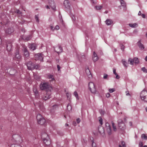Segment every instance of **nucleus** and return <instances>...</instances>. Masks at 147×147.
Returning a JSON list of instances; mask_svg holds the SVG:
<instances>
[{"label":"nucleus","instance_id":"nucleus-46","mask_svg":"<svg viewBox=\"0 0 147 147\" xmlns=\"http://www.w3.org/2000/svg\"><path fill=\"white\" fill-rule=\"evenodd\" d=\"M96 9L97 10H100V9L102 8V7L101 6H96L95 7Z\"/></svg>","mask_w":147,"mask_h":147},{"label":"nucleus","instance_id":"nucleus-37","mask_svg":"<svg viewBox=\"0 0 147 147\" xmlns=\"http://www.w3.org/2000/svg\"><path fill=\"white\" fill-rule=\"evenodd\" d=\"M47 78L49 79H51L54 78L53 76L51 74H49L47 75Z\"/></svg>","mask_w":147,"mask_h":147},{"label":"nucleus","instance_id":"nucleus-42","mask_svg":"<svg viewBox=\"0 0 147 147\" xmlns=\"http://www.w3.org/2000/svg\"><path fill=\"white\" fill-rule=\"evenodd\" d=\"M121 144L122 145L123 147H126V145L125 143L123 141H121Z\"/></svg>","mask_w":147,"mask_h":147},{"label":"nucleus","instance_id":"nucleus-15","mask_svg":"<svg viewBox=\"0 0 147 147\" xmlns=\"http://www.w3.org/2000/svg\"><path fill=\"white\" fill-rule=\"evenodd\" d=\"M13 31L14 30L13 28H9L6 30L5 32L7 34H10L13 32Z\"/></svg>","mask_w":147,"mask_h":147},{"label":"nucleus","instance_id":"nucleus-54","mask_svg":"<svg viewBox=\"0 0 147 147\" xmlns=\"http://www.w3.org/2000/svg\"><path fill=\"white\" fill-rule=\"evenodd\" d=\"M80 121V118H78L76 119V122L78 123H79Z\"/></svg>","mask_w":147,"mask_h":147},{"label":"nucleus","instance_id":"nucleus-19","mask_svg":"<svg viewBox=\"0 0 147 147\" xmlns=\"http://www.w3.org/2000/svg\"><path fill=\"white\" fill-rule=\"evenodd\" d=\"M138 46L139 47V48L141 49H143L144 48V46L142 44L141 42V40H140L138 42Z\"/></svg>","mask_w":147,"mask_h":147},{"label":"nucleus","instance_id":"nucleus-39","mask_svg":"<svg viewBox=\"0 0 147 147\" xmlns=\"http://www.w3.org/2000/svg\"><path fill=\"white\" fill-rule=\"evenodd\" d=\"M33 91L35 93V96L36 97H37V95H38V92L37 90L36 89H34L33 90Z\"/></svg>","mask_w":147,"mask_h":147},{"label":"nucleus","instance_id":"nucleus-43","mask_svg":"<svg viewBox=\"0 0 147 147\" xmlns=\"http://www.w3.org/2000/svg\"><path fill=\"white\" fill-rule=\"evenodd\" d=\"M70 16L73 20L74 21L75 20V18L74 15H73L72 14H70Z\"/></svg>","mask_w":147,"mask_h":147},{"label":"nucleus","instance_id":"nucleus-31","mask_svg":"<svg viewBox=\"0 0 147 147\" xmlns=\"http://www.w3.org/2000/svg\"><path fill=\"white\" fill-rule=\"evenodd\" d=\"M111 123L112 124L113 130L115 131H116L117 129L116 126L115 125V123L112 121H111Z\"/></svg>","mask_w":147,"mask_h":147},{"label":"nucleus","instance_id":"nucleus-40","mask_svg":"<svg viewBox=\"0 0 147 147\" xmlns=\"http://www.w3.org/2000/svg\"><path fill=\"white\" fill-rule=\"evenodd\" d=\"M35 19H36V21L38 22H39V20L38 19V15H36L35 16Z\"/></svg>","mask_w":147,"mask_h":147},{"label":"nucleus","instance_id":"nucleus-52","mask_svg":"<svg viewBox=\"0 0 147 147\" xmlns=\"http://www.w3.org/2000/svg\"><path fill=\"white\" fill-rule=\"evenodd\" d=\"M16 12H17L19 14H21L22 13V12L20 11V10H17L16 11Z\"/></svg>","mask_w":147,"mask_h":147},{"label":"nucleus","instance_id":"nucleus-32","mask_svg":"<svg viewBox=\"0 0 147 147\" xmlns=\"http://www.w3.org/2000/svg\"><path fill=\"white\" fill-rule=\"evenodd\" d=\"M66 96H67V99L68 100H70V97H71V94L70 93H69L68 92H67L66 93Z\"/></svg>","mask_w":147,"mask_h":147},{"label":"nucleus","instance_id":"nucleus-24","mask_svg":"<svg viewBox=\"0 0 147 147\" xmlns=\"http://www.w3.org/2000/svg\"><path fill=\"white\" fill-rule=\"evenodd\" d=\"M129 25L130 27L132 28H136L138 26V24L136 23H135L134 24H129Z\"/></svg>","mask_w":147,"mask_h":147},{"label":"nucleus","instance_id":"nucleus-62","mask_svg":"<svg viewBox=\"0 0 147 147\" xmlns=\"http://www.w3.org/2000/svg\"><path fill=\"white\" fill-rule=\"evenodd\" d=\"M142 14H141V13L140 11L138 13V15L139 16L141 15Z\"/></svg>","mask_w":147,"mask_h":147},{"label":"nucleus","instance_id":"nucleus-48","mask_svg":"<svg viewBox=\"0 0 147 147\" xmlns=\"http://www.w3.org/2000/svg\"><path fill=\"white\" fill-rule=\"evenodd\" d=\"M116 70L115 69V68H113V73L115 75H116V74H117V73H116Z\"/></svg>","mask_w":147,"mask_h":147},{"label":"nucleus","instance_id":"nucleus-49","mask_svg":"<svg viewBox=\"0 0 147 147\" xmlns=\"http://www.w3.org/2000/svg\"><path fill=\"white\" fill-rule=\"evenodd\" d=\"M59 27L57 25L55 26V28H54L55 30H57L59 29Z\"/></svg>","mask_w":147,"mask_h":147},{"label":"nucleus","instance_id":"nucleus-17","mask_svg":"<svg viewBox=\"0 0 147 147\" xmlns=\"http://www.w3.org/2000/svg\"><path fill=\"white\" fill-rule=\"evenodd\" d=\"M92 58L93 61H97L98 59V57H97L96 54L95 53L94 51L93 53V55Z\"/></svg>","mask_w":147,"mask_h":147},{"label":"nucleus","instance_id":"nucleus-58","mask_svg":"<svg viewBox=\"0 0 147 147\" xmlns=\"http://www.w3.org/2000/svg\"><path fill=\"white\" fill-rule=\"evenodd\" d=\"M139 145L141 147H142L143 146V143L142 142H140L139 143Z\"/></svg>","mask_w":147,"mask_h":147},{"label":"nucleus","instance_id":"nucleus-25","mask_svg":"<svg viewBox=\"0 0 147 147\" xmlns=\"http://www.w3.org/2000/svg\"><path fill=\"white\" fill-rule=\"evenodd\" d=\"M12 48L11 45V44H9L7 45V49L8 51H10Z\"/></svg>","mask_w":147,"mask_h":147},{"label":"nucleus","instance_id":"nucleus-41","mask_svg":"<svg viewBox=\"0 0 147 147\" xmlns=\"http://www.w3.org/2000/svg\"><path fill=\"white\" fill-rule=\"evenodd\" d=\"M142 70L144 72L147 73V70L144 67L142 68Z\"/></svg>","mask_w":147,"mask_h":147},{"label":"nucleus","instance_id":"nucleus-21","mask_svg":"<svg viewBox=\"0 0 147 147\" xmlns=\"http://www.w3.org/2000/svg\"><path fill=\"white\" fill-rule=\"evenodd\" d=\"M42 119H44L41 115L40 114H37L36 116V119L37 121L41 120Z\"/></svg>","mask_w":147,"mask_h":147},{"label":"nucleus","instance_id":"nucleus-2","mask_svg":"<svg viewBox=\"0 0 147 147\" xmlns=\"http://www.w3.org/2000/svg\"><path fill=\"white\" fill-rule=\"evenodd\" d=\"M41 137L46 145H49L51 144L49 137L47 134L45 133H42L41 135Z\"/></svg>","mask_w":147,"mask_h":147},{"label":"nucleus","instance_id":"nucleus-55","mask_svg":"<svg viewBox=\"0 0 147 147\" xmlns=\"http://www.w3.org/2000/svg\"><path fill=\"white\" fill-rule=\"evenodd\" d=\"M55 81V78H54H54H52L51 79V80H50V81L51 82H53V81H54H54Z\"/></svg>","mask_w":147,"mask_h":147},{"label":"nucleus","instance_id":"nucleus-14","mask_svg":"<svg viewBox=\"0 0 147 147\" xmlns=\"http://www.w3.org/2000/svg\"><path fill=\"white\" fill-rule=\"evenodd\" d=\"M29 47L30 49L34 51L36 49V45L35 44H30L29 45Z\"/></svg>","mask_w":147,"mask_h":147},{"label":"nucleus","instance_id":"nucleus-50","mask_svg":"<svg viewBox=\"0 0 147 147\" xmlns=\"http://www.w3.org/2000/svg\"><path fill=\"white\" fill-rule=\"evenodd\" d=\"M106 97L107 98H109L110 96V94L109 93H107L106 95Z\"/></svg>","mask_w":147,"mask_h":147},{"label":"nucleus","instance_id":"nucleus-36","mask_svg":"<svg viewBox=\"0 0 147 147\" xmlns=\"http://www.w3.org/2000/svg\"><path fill=\"white\" fill-rule=\"evenodd\" d=\"M74 96H75L76 97L77 99H78L79 98L78 94L76 91H75L74 92Z\"/></svg>","mask_w":147,"mask_h":147},{"label":"nucleus","instance_id":"nucleus-33","mask_svg":"<svg viewBox=\"0 0 147 147\" xmlns=\"http://www.w3.org/2000/svg\"><path fill=\"white\" fill-rule=\"evenodd\" d=\"M67 109L68 111H70L72 110V107L71 105L69 104L67 106Z\"/></svg>","mask_w":147,"mask_h":147},{"label":"nucleus","instance_id":"nucleus-60","mask_svg":"<svg viewBox=\"0 0 147 147\" xmlns=\"http://www.w3.org/2000/svg\"><path fill=\"white\" fill-rule=\"evenodd\" d=\"M129 125L130 126H132V122L131 121H130V122H129Z\"/></svg>","mask_w":147,"mask_h":147},{"label":"nucleus","instance_id":"nucleus-45","mask_svg":"<svg viewBox=\"0 0 147 147\" xmlns=\"http://www.w3.org/2000/svg\"><path fill=\"white\" fill-rule=\"evenodd\" d=\"M120 46L121 47V50L123 51L124 50V46L122 44H120Z\"/></svg>","mask_w":147,"mask_h":147},{"label":"nucleus","instance_id":"nucleus-26","mask_svg":"<svg viewBox=\"0 0 147 147\" xmlns=\"http://www.w3.org/2000/svg\"><path fill=\"white\" fill-rule=\"evenodd\" d=\"M118 123L119 127H121V126L120 125L121 124L123 125V126H124V124L123 123V121L119 119L118 120Z\"/></svg>","mask_w":147,"mask_h":147},{"label":"nucleus","instance_id":"nucleus-16","mask_svg":"<svg viewBox=\"0 0 147 147\" xmlns=\"http://www.w3.org/2000/svg\"><path fill=\"white\" fill-rule=\"evenodd\" d=\"M21 58L20 56L19 53L18 51H17L16 53L15 57L14 59L15 60H19Z\"/></svg>","mask_w":147,"mask_h":147},{"label":"nucleus","instance_id":"nucleus-20","mask_svg":"<svg viewBox=\"0 0 147 147\" xmlns=\"http://www.w3.org/2000/svg\"><path fill=\"white\" fill-rule=\"evenodd\" d=\"M38 124L41 125L44 124L46 122V120L45 119H42L41 120L37 121Z\"/></svg>","mask_w":147,"mask_h":147},{"label":"nucleus","instance_id":"nucleus-57","mask_svg":"<svg viewBox=\"0 0 147 147\" xmlns=\"http://www.w3.org/2000/svg\"><path fill=\"white\" fill-rule=\"evenodd\" d=\"M57 69H58V71H59L60 69V66L58 65H57Z\"/></svg>","mask_w":147,"mask_h":147},{"label":"nucleus","instance_id":"nucleus-28","mask_svg":"<svg viewBox=\"0 0 147 147\" xmlns=\"http://www.w3.org/2000/svg\"><path fill=\"white\" fill-rule=\"evenodd\" d=\"M133 59L134 63L136 64H138L139 62V60L138 58L134 57L133 58Z\"/></svg>","mask_w":147,"mask_h":147},{"label":"nucleus","instance_id":"nucleus-12","mask_svg":"<svg viewBox=\"0 0 147 147\" xmlns=\"http://www.w3.org/2000/svg\"><path fill=\"white\" fill-rule=\"evenodd\" d=\"M51 97V93L50 92H47L42 97L43 99L46 100L49 99Z\"/></svg>","mask_w":147,"mask_h":147},{"label":"nucleus","instance_id":"nucleus-30","mask_svg":"<svg viewBox=\"0 0 147 147\" xmlns=\"http://www.w3.org/2000/svg\"><path fill=\"white\" fill-rule=\"evenodd\" d=\"M86 72H88V73H87V74L88 75L89 78H91L92 77V75L89 69H87L86 70Z\"/></svg>","mask_w":147,"mask_h":147},{"label":"nucleus","instance_id":"nucleus-35","mask_svg":"<svg viewBox=\"0 0 147 147\" xmlns=\"http://www.w3.org/2000/svg\"><path fill=\"white\" fill-rule=\"evenodd\" d=\"M120 1L121 5L123 6H125L126 5L125 2L123 0H120Z\"/></svg>","mask_w":147,"mask_h":147},{"label":"nucleus","instance_id":"nucleus-6","mask_svg":"<svg viewBox=\"0 0 147 147\" xmlns=\"http://www.w3.org/2000/svg\"><path fill=\"white\" fill-rule=\"evenodd\" d=\"M44 55L42 53H37L35 55V59L36 60H39L41 61H43Z\"/></svg>","mask_w":147,"mask_h":147},{"label":"nucleus","instance_id":"nucleus-59","mask_svg":"<svg viewBox=\"0 0 147 147\" xmlns=\"http://www.w3.org/2000/svg\"><path fill=\"white\" fill-rule=\"evenodd\" d=\"M142 16V17L143 18H145V15L144 14H142L141 15Z\"/></svg>","mask_w":147,"mask_h":147},{"label":"nucleus","instance_id":"nucleus-22","mask_svg":"<svg viewBox=\"0 0 147 147\" xmlns=\"http://www.w3.org/2000/svg\"><path fill=\"white\" fill-rule=\"evenodd\" d=\"M31 38V36L29 35L26 36H23L22 38L24 40H30Z\"/></svg>","mask_w":147,"mask_h":147},{"label":"nucleus","instance_id":"nucleus-29","mask_svg":"<svg viewBox=\"0 0 147 147\" xmlns=\"http://www.w3.org/2000/svg\"><path fill=\"white\" fill-rule=\"evenodd\" d=\"M122 63L124 66L126 67H127L128 66V64L126 61L123 60H122Z\"/></svg>","mask_w":147,"mask_h":147},{"label":"nucleus","instance_id":"nucleus-63","mask_svg":"<svg viewBox=\"0 0 147 147\" xmlns=\"http://www.w3.org/2000/svg\"><path fill=\"white\" fill-rule=\"evenodd\" d=\"M76 122L75 121H74V122H73V124L75 126L76 125Z\"/></svg>","mask_w":147,"mask_h":147},{"label":"nucleus","instance_id":"nucleus-3","mask_svg":"<svg viewBox=\"0 0 147 147\" xmlns=\"http://www.w3.org/2000/svg\"><path fill=\"white\" fill-rule=\"evenodd\" d=\"M50 87V85L48 82H42L40 86V88L41 90L47 89Z\"/></svg>","mask_w":147,"mask_h":147},{"label":"nucleus","instance_id":"nucleus-64","mask_svg":"<svg viewBox=\"0 0 147 147\" xmlns=\"http://www.w3.org/2000/svg\"><path fill=\"white\" fill-rule=\"evenodd\" d=\"M145 60L146 61H147V56H146L145 58Z\"/></svg>","mask_w":147,"mask_h":147},{"label":"nucleus","instance_id":"nucleus-4","mask_svg":"<svg viewBox=\"0 0 147 147\" xmlns=\"http://www.w3.org/2000/svg\"><path fill=\"white\" fill-rule=\"evenodd\" d=\"M140 97L142 100L147 102V91L145 90H143L140 94Z\"/></svg>","mask_w":147,"mask_h":147},{"label":"nucleus","instance_id":"nucleus-51","mask_svg":"<svg viewBox=\"0 0 147 147\" xmlns=\"http://www.w3.org/2000/svg\"><path fill=\"white\" fill-rule=\"evenodd\" d=\"M116 74V75H115L116 76V78L117 79H119L120 78V77L117 74Z\"/></svg>","mask_w":147,"mask_h":147},{"label":"nucleus","instance_id":"nucleus-11","mask_svg":"<svg viewBox=\"0 0 147 147\" xmlns=\"http://www.w3.org/2000/svg\"><path fill=\"white\" fill-rule=\"evenodd\" d=\"M23 51L24 56L26 57H28L29 54L27 50L26 47L25 46L23 47Z\"/></svg>","mask_w":147,"mask_h":147},{"label":"nucleus","instance_id":"nucleus-53","mask_svg":"<svg viewBox=\"0 0 147 147\" xmlns=\"http://www.w3.org/2000/svg\"><path fill=\"white\" fill-rule=\"evenodd\" d=\"M108 77V75L106 74H104L103 76V78L105 79H106Z\"/></svg>","mask_w":147,"mask_h":147},{"label":"nucleus","instance_id":"nucleus-44","mask_svg":"<svg viewBox=\"0 0 147 147\" xmlns=\"http://www.w3.org/2000/svg\"><path fill=\"white\" fill-rule=\"evenodd\" d=\"M100 123L101 125H102L103 124L102 119L101 117H99V119Z\"/></svg>","mask_w":147,"mask_h":147},{"label":"nucleus","instance_id":"nucleus-34","mask_svg":"<svg viewBox=\"0 0 147 147\" xmlns=\"http://www.w3.org/2000/svg\"><path fill=\"white\" fill-rule=\"evenodd\" d=\"M128 62L130 63L131 65H133L134 64V59L131 58H129L128 60Z\"/></svg>","mask_w":147,"mask_h":147},{"label":"nucleus","instance_id":"nucleus-56","mask_svg":"<svg viewBox=\"0 0 147 147\" xmlns=\"http://www.w3.org/2000/svg\"><path fill=\"white\" fill-rule=\"evenodd\" d=\"M50 28H51V30H55L54 28L52 26H50Z\"/></svg>","mask_w":147,"mask_h":147},{"label":"nucleus","instance_id":"nucleus-9","mask_svg":"<svg viewBox=\"0 0 147 147\" xmlns=\"http://www.w3.org/2000/svg\"><path fill=\"white\" fill-rule=\"evenodd\" d=\"M49 6L53 10H55L56 7L54 2L53 0H48Z\"/></svg>","mask_w":147,"mask_h":147},{"label":"nucleus","instance_id":"nucleus-27","mask_svg":"<svg viewBox=\"0 0 147 147\" xmlns=\"http://www.w3.org/2000/svg\"><path fill=\"white\" fill-rule=\"evenodd\" d=\"M9 147H22L19 144H11Z\"/></svg>","mask_w":147,"mask_h":147},{"label":"nucleus","instance_id":"nucleus-47","mask_svg":"<svg viewBox=\"0 0 147 147\" xmlns=\"http://www.w3.org/2000/svg\"><path fill=\"white\" fill-rule=\"evenodd\" d=\"M99 112L101 115H103L105 113L104 111H103L102 110H100Z\"/></svg>","mask_w":147,"mask_h":147},{"label":"nucleus","instance_id":"nucleus-1","mask_svg":"<svg viewBox=\"0 0 147 147\" xmlns=\"http://www.w3.org/2000/svg\"><path fill=\"white\" fill-rule=\"evenodd\" d=\"M22 142V140L21 137L19 135L15 134L13 135L12 138L8 142L7 145L10 146L11 144H19Z\"/></svg>","mask_w":147,"mask_h":147},{"label":"nucleus","instance_id":"nucleus-7","mask_svg":"<svg viewBox=\"0 0 147 147\" xmlns=\"http://www.w3.org/2000/svg\"><path fill=\"white\" fill-rule=\"evenodd\" d=\"M105 126L107 134L109 135H111L112 134V131L109 124L108 122H107L105 124Z\"/></svg>","mask_w":147,"mask_h":147},{"label":"nucleus","instance_id":"nucleus-18","mask_svg":"<svg viewBox=\"0 0 147 147\" xmlns=\"http://www.w3.org/2000/svg\"><path fill=\"white\" fill-rule=\"evenodd\" d=\"M106 24L108 26L110 25L113 24V21L110 19H107L105 21Z\"/></svg>","mask_w":147,"mask_h":147},{"label":"nucleus","instance_id":"nucleus-5","mask_svg":"<svg viewBox=\"0 0 147 147\" xmlns=\"http://www.w3.org/2000/svg\"><path fill=\"white\" fill-rule=\"evenodd\" d=\"M89 88L91 92L95 93L96 92V90L94 84L92 82H90L88 84Z\"/></svg>","mask_w":147,"mask_h":147},{"label":"nucleus","instance_id":"nucleus-10","mask_svg":"<svg viewBox=\"0 0 147 147\" xmlns=\"http://www.w3.org/2000/svg\"><path fill=\"white\" fill-rule=\"evenodd\" d=\"M55 51L58 54L62 51V48L59 45L56 47L54 48Z\"/></svg>","mask_w":147,"mask_h":147},{"label":"nucleus","instance_id":"nucleus-8","mask_svg":"<svg viewBox=\"0 0 147 147\" xmlns=\"http://www.w3.org/2000/svg\"><path fill=\"white\" fill-rule=\"evenodd\" d=\"M27 66L28 69L30 70H32L36 67V66L31 61H29L27 64Z\"/></svg>","mask_w":147,"mask_h":147},{"label":"nucleus","instance_id":"nucleus-38","mask_svg":"<svg viewBox=\"0 0 147 147\" xmlns=\"http://www.w3.org/2000/svg\"><path fill=\"white\" fill-rule=\"evenodd\" d=\"M109 91L110 93H112L115 91V89L114 88H110L109 89Z\"/></svg>","mask_w":147,"mask_h":147},{"label":"nucleus","instance_id":"nucleus-13","mask_svg":"<svg viewBox=\"0 0 147 147\" xmlns=\"http://www.w3.org/2000/svg\"><path fill=\"white\" fill-rule=\"evenodd\" d=\"M64 5L66 8L69 9L70 8V3L68 0H65L64 2Z\"/></svg>","mask_w":147,"mask_h":147},{"label":"nucleus","instance_id":"nucleus-23","mask_svg":"<svg viewBox=\"0 0 147 147\" xmlns=\"http://www.w3.org/2000/svg\"><path fill=\"white\" fill-rule=\"evenodd\" d=\"M90 140L92 143V147H96V144L94 142L93 138L92 137L90 138Z\"/></svg>","mask_w":147,"mask_h":147},{"label":"nucleus","instance_id":"nucleus-61","mask_svg":"<svg viewBox=\"0 0 147 147\" xmlns=\"http://www.w3.org/2000/svg\"><path fill=\"white\" fill-rule=\"evenodd\" d=\"M35 66H36V67L35 68H36L37 69H38L39 68V66L38 65H37Z\"/></svg>","mask_w":147,"mask_h":147}]
</instances>
